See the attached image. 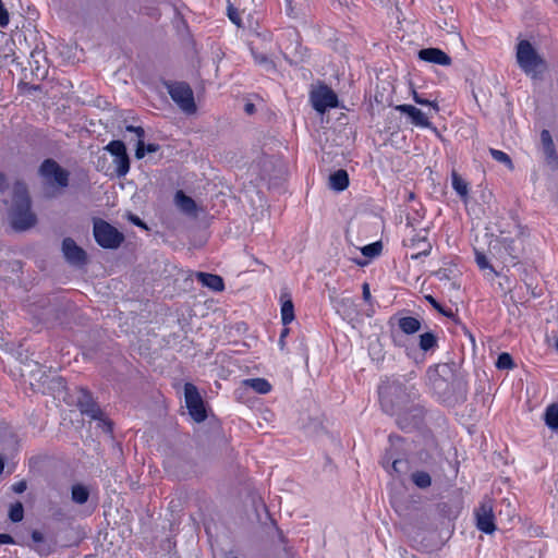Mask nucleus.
I'll use <instances>...</instances> for the list:
<instances>
[{"label": "nucleus", "instance_id": "f257e3e1", "mask_svg": "<svg viewBox=\"0 0 558 558\" xmlns=\"http://www.w3.org/2000/svg\"><path fill=\"white\" fill-rule=\"evenodd\" d=\"M498 231L499 234L489 242V253L505 266H514L523 251L526 228L511 219L499 222Z\"/></svg>", "mask_w": 558, "mask_h": 558}, {"label": "nucleus", "instance_id": "f03ea898", "mask_svg": "<svg viewBox=\"0 0 558 558\" xmlns=\"http://www.w3.org/2000/svg\"><path fill=\"white\" fill-rule=\"evenodd\" d=\"M427 378L432 389L442 401L453 403L464 399L465 383L452 365L444 363L429 367Z\"/></svg>", "mask_w": 558, "mask_h": 558}, {"label": "nucleus", "instance_id": "7ed1b4c3", "mask_svg": "<svg viewBox=\"0 0 558 558\" xmlns=\"http://www.w3.org/2000/svg\"><path fill=\"white\" fill-rule=\"evenodd\" d=\"M9 218L15 231H25L36 225V215L31 209V198L27 186L23 182H15L13 186V201L9 210Z\"/></svg>", "mask_w": 558, "mask_h": 558}, {"label": "nucleus", "instance_id": "20e7f679", "mask_svg": "<svg viewBox=\"0 0 558 558\" xmlns=\"http://www.w3.org/2000/svg\"><path fill=\"white\" fill-rule=\"evenodd\" d=\"M515 59L520 69L533 80L542 78L548 69L546 60L526 39L518 43Z\"/></svg>", "mask_w": 558, "mask_h": 558}, {"label": "nucleus", "instance_id": "39448f33", "mask_svg": "<svg viewBox=\"0 0 558 558\" xmlns=\"http://www.w3.org/2000/svg\"><path fill=\"white\" fill-rule=\"evenodd\" d=\"M378 393L386 412H393L396 407L405 404L410 399L408 388L398 381L383 384Z\"/></svg>", "mask_w": 558, "mask_h": 558}, {"label": "nucleus", "instance_id": "423d86ee", "mask_svg": "<svg viewBox=\"0 0 558 558\" xmlns=\"http://www.w3.org/2000/svg\"><path fill=\"white\" fill-rule=\"evenodd\" d=\"M93 233L97 244L108 250L118 248L125 239L122 232L102 219L94 220Z\"/></svg>", "mask_w": 558, "mask_h": 558}, {"label": "nucleus", "instance_id": "0eeeda50", "mask_svg": "<svg viewBox=\"0 0 558 558\" xmlns=\"http://www.w3.org/2000/svg\"><path fill=\"white\" fill-rule=\"evenodd\" d=\"M39 174L49 186L63 190L69 185L70 172L53 159L44 160L39 167Z\"/></svg>", "mask_w": 558, "mask_h": 558}, {"label": "nucleus", "instance_id": "6e6552de", "mask_svg": "<svg viewBox=\"0 0 558 558\" xmlns=\"http://www.w3.org/2000/svg\"><path fill=\"white\" fill-rule=\"evenodd\" d=\"M168 93L171 99L179 106V108L186 114L196 112V105L194 101V94L187 83L175 82L167 84Z\"/></svg>", "mask_w": 558, "mask_h": 558}, {"label": "nucleus", "instance_id": "1a4fd4ad", "mask_svg": "<svg viewBox=\"0 0 558 558\" xmlns=\"http://www.w3.org/2000/svg\"><path fill=\"white\" fill-rule=\"evenodd\" d=\"M184 400L189 414L196 423H202L207 418L203 398L195 385L191 383L184 385Z\"/></svg>", "mask_w": 558, "mask_h": 558}, {"label": "nucleus", "instance_id": "9d476101", "mask_svg": "<svg viewBox=\"0 0 558 558\" xmlns=\"http://www.w3.org/2000/svg\"><path fill=\"white\" fill-rule=\"evenodd\" d=\"M77 405L82 412L93 420H98L105 432L111 433L112 423L104 417V412L99 405L93 400L92 396L86 391H82V396L78 398Z\"/></svg>", "mask_w": 558, "mask_h": 558}, {"label": "nucleus", "instance_id": "9b49d317", "mask_svg": "<svg viewBox=\"0 0 558 558\" xmlns=\"http://www.w3.org/2000/svg\"><path fill=\"white\" fill-rule=\"evenodd\" d=\"M476 526L480 531L490 534L496 530L492 500H484L475 511Z\"/></svg>", "mask_w": 558, "mask_h": 558}, {"label": "nucleus", "instance_id": "f8f14e48", "mask_svg": "<svg viewBox=\"0 0 558 558\" xmlns=\"http://www.w3.org/2000/svg\"><path fill=\"white\" fill-rule=\"evenodd\" d=\"M62 253L65 260L73 266H83L86 264V252L80 247L72 238L63 239Z\"/></svg>", "mask_w": 558, "mask_h": 558}, {"label": "nucleus", "instance_id": "ddd939ff", "mask_svg": "<svg viewBox=\"0 0 558 558\" xmlns=\"http://www.w3.org/2000/svg\"><path fill=\"white\" fill-rule=\"evenodd\" d=\"M314 109L324 113L328 108H335L338 105L337 95L329 88H323L314 92L311 96Z\"/></svg>", "mask_w": 558, "mask_h": 558}, {"label": "nucleus", "instance_id": "4468645a", "mask_svg": "<svg viewBox=\"0 0 558 558\" xmlns=\"http://www.w3.org/2000/svg\"><path fill=\"white\" fill-rule=\"evenodd\" d=\"M403 244L405 247L412 251L410 255L411 259H417L421 256H427L432 251V244L425 234H415L409 239H405Z\"/></svg>", "mask_w": 558, "mask_h": 558}, {"label": "nucleus", "instance_id": "2eb2a0df", "mask_svg": "<svg viewBox=\"0 0 558 558\" xmlns=\"http://www.w3.org/2000/svg\"><path fill=\"white\" fill-rule=\"evenodd\" d=\"M440 9L442 10L445 17L439 19L437 21L438 27L440 29L447 32L448 34L456 35L459 39H461V36L458 32V29H459L458 20H457V16L454 14L452 7H450V5H447L445 8L440 7Z\"/></svg>", "mask_w": 558, "mask_h": 558}, {"label": "nucleus", "instance_id": "dca6fc26", "mask_svg": "<svg viewBox=\"0 0 558 558\" xmlns=\"http://www.w3.org/2000/svg\"><path fill=\"white\" fill-rule=\"evenodd\" d=\"M396 110L407 114L411 119V123L416 126H430L427 114L412 105H398Z\"/></svg>", "mask_w": 558, "mask_h": 558}, {"label": "nucleus", "instance_id": "f3484780", "mask_svg": "<svg viewBox=\"0 0 558 558\" xmlns=\"http://www.w3.org/2000/svg\"><path fill=\"white\" fill-rule=\"evenodd\" d=\"M418 58L423 61L440 64V65H450L451 58L438 48H425L418 51Z\"/></svg>", "mask_w": 558, "mask_h": 558}, {"label": "nucleus", "instance_id": "a211bd4d", "mask_svg": "<svg viewBox=\"0 0 558 558\" xmlns=\"http://www.w3.org/2000/svg\"><path fill=\"white\" fill-rule=\"evenodd\" d=\"M174 203L182 213L190 216L197 215V205L195 201L192 197L184 194L183 191H178L175 193Z\"/></svg>", "mask_w": 558, "mask_h": 558}, {"label": "nucleus", "instance_id": "6ab92c4d", "mask_svg": "<svg viewBox=\"0 0 558 558\" xmlns=\"http://www.w3.org/2000/svg\"><path fill=\"white\" fill-rule=\"evenodd\" d=\"M195 276L203 286L213 291L220 292L225 289L223 279L218 275L198 271Z\"/></svg>", "mask_w": 558, "mask_h": 558}, {"label": "nucleus", "instance_id": "aec40b11", "mask_svg": "<svg viewBox=\"0 0 558 558\" xmlns=\"http://www.w3.org/2000/svg\"><path fill=\"white\" fill-rule=\"evenodd\" d=\"M349 185L348 172L343 169L337 170L329 175V186L335 191H343Z\"/></svg>", "mask_w": 558, "mask_h": 558}, {"label": "nucleus", "instance_id": "412c9836", "mask_svg": "<svg viewBox=\"0 0 558 558\" xmlns=\"http://www.w3.org/2000/svg\"><path fill=\"white\" fill-rule=\"evenodd\" d=\"M281 299V320L283 325H288L294 319V305L289 294H283Z\"/></svg>", "mask_w": 558, "mask_h": 558}, {"label": "nucleus", "instance_id": "4be33fe9", "mask_svg": "<svg viewBox=\"0 0 558 558\" xmlns=\"http://www.w3.org/2000/svg\"><path fill=\"white\" fill-rule=\"evenodd\" d=\"M398 325L401 331L407 335H413L421 329V322L412 316L401 317Z\"/></svg>", "mask_w": 558, "mask_h": 558}, {"label": "nucleus", "instance_id": "5701e85b", "mask_svg": "<svg viewBox=\"0 0 558 558\" xmlns=\"http://www.w3.org/2000/svg\"><path fill=\"white\" fill-rule=\"evenodd\" d=\"M243 385L252 388L260 395H266L271 390V385L265 378H250L243 380Z\"/></svg>", "mask_w": 558, "mask_h": 558}, {"label": "nucleus", "instance_id": "b1692460", "mask_svg": "<svg viewBox=\"0 0 558 558\" xmlns=\"http://www.w3.org/2000/svg\"><path fill=\"white\" fill-rule=\"evenodd\" d=\"M89 498V489L82 484H75L71 488V499L77 505H84Z\"/></svg>", "mask_w": 558, "mask_h": 558}, {"label": "nucleus", "instance_id": "393cba45", "mask_svg": "<svg viewBox=\"0 0 558 558\" xmlns=\"http://www.w3.org/2000/svg\"><path fill=\"white\" fill-rule=\"evenodd\" d=\"M544 420L550 429L558 430V403H551L546 408Z\"/></svg>", "mask_w": 558, "mask_h": 558}, {"label": "nucleus", "instance_id": "a878e982", "mask_svg": "<svg viewBox=\"0 0 558 558\" xmlns=\"http://www.w3.org/2000/svg\"><path fill=\"white\" fill-rule=\"evenodd\" d=\"M116 165V172L118 177H124L129 170H130V158L128 156L126 150L119 155L118 157H114L113 160Z\"/></svg>", "mask_w": 558, "mask_h": 558}, {"label": "nucleus", "instance_id": "bb28decb", "mask_svg": "<svg viewBox=\"0 0 558 558\" xmlns=\"http://www.w3.org/2000/svg\"><path fill=\"white\" fill-rule=\"evenodd\" d=\"M452 187L454 191L461 196L466 197L468 196V183L456 172L453 171L452 174Z\"/></svg>", "mask_w": 558, "mask_h": 558}, {"label": "nucleus", "instance_id": "cd10ccee", "mask_svg": "<svg viewBox=\"0 0 558 558\" xmlns=\"http://www.w3.org/2000/svg\"><path fill=\"white\" fill-rule=\"evenodd\" d=\"M421 350L427 352L430 349H434L437 345V338L433 332H425L420 336Z\"/></svg>", "mask_w": 558, "mask_h": 558}, {"label": "nucleus", "instance_id": "c85d7f7f", "mask_svg": "<svg viewBox=\"0 0 558 558\" xmlns=\"http://www.w3.org/2000/svg\"><path fill=\"white\" fill-rule=\"evenodd\" d=\"M413 483L420 488H427L432 484V477L427 472L416 471L412 474Z\"/></svg>", "mask_w": 558, "mask_h": 558}, {"label": "nucleus", "instance_id": "c756f323", "mask_svg": "<svg viewBox=\"0 0 558 558\" xmlns=\"http://www.w3.org/2000/svg\"><path fill=\"white\" fill-rule=\"evenodd\" d=\"M489 153L496 161L504 163L508 169L513 170L514 166L508 154L495 148H490Z\"/></svg>", "mask_w": 558, "mask_h": 558}, {"label": "nucleus", "instance_id": "7c9ffc66", "mask_svg": "<svg viewBox=\"0 0 558 558\" xmlns=\"http://www.w3.org/2000/svg\"><path fill=\"white\" fill-rule=\"evenodd\" d=\"M24 517V508L22 502L17 501L11 505L9 510V518L12 522H20Z\"/></svg>", "mask_w": 558, "mask_h": 558}, {"label": "nucleus", "instance_id": "2f4dec72", "mask_svg": "<svg viewBox=\"0 0 558 558\" xmlns=\"http://www.w3.org/2000/svg\"><path fill=\"white\" fill-rule=\"evenodd\" d=\"M408 471V461L396 458L392 460V465L388 470L390 474L401 475Z\"/></svg>", "mask_w": 558, "mask_h": 558}, {"label": "nucleus", "instance_id": "473e14b6", "mask_svg": "<svg viewBox=\"0 0 558 558\" xmlns=\"http://www.w3.org/2000/svg\"><path fill=\"white\" fill-rule=\"evenodd\" d=\"M513 366H514V363L509 353L504 352L498 356L497 362H496L497 368L511 369V368H513Z\"/></svg>", "mask_w": 558, "mask_h": 558}, {"label": "nucleus", "instance_id": "72a5a7b5", "mask_svg": "<svg viewBox=\"0 0 558 558\" xmlns=\"http://www.w3.org/2000/svg\"><path fill=\"white\" fill-rule=\"evenodd\" d=\"M106 150H108L112 156L118 157L119 155L123 154L126 148L122 141H111L106 147Z\"/></svg>", "mask_w": 558, "mask_h": 558}, {"label": "nucleus", "instance_id": "f704fd0d", "mask_svg": "<svg viewBox=\"0 0 558 558\" xmlns=\"http://www.w3.org/2000/svg\"><path fill=\"white\" fill-rule=\"evenodd\" d=\"M380 251H381L380 242H375V243L368 244L362 248L363 255L367 256V257H375V256L379 255Z\"/></svg>", "mask_w": 558, "mask_h": 558}, {"label": "nucleus", "instance_id": "c9c22d12", "mask_svg": "<svg viewBox=\"0 0 558 558\" xmlns=\"http://www.w3.org/2000/svg\"><path fill=\"white\" fill-rule=\"evenodd\" d=\"M475 260H476V264L477 266L481 268V269H486V268H489L490 270H493L495 274H497L493 266L488 263V259L486 257V255L480 251H475Z\"/></svg>", "mask_w": 558, "mask_h": 558}, {"label": "nucleus", "instance_id": "e433bc0d", "mask_svg": "<svg viewBox=\"0 0 558 558\" xmlns=\"http://www.w3.org/2000/svg\"><path fill=\"white\" fill-rule=\"evenodd\" d=\"M254 59L258 64L264 65L267 71L275 69V63L265 54L254 53Z\"/></svg>", "mask_w": 558, "mask_h": 558}, {"label": "nucleus", "instance_id": "4c0bfd02", "mask_svg": "<svg viewBox=\"0 0 558 558\" xmlns=\"http://www.w3.org/2000/svg\"><path fill=\"white\" fill-rule=\"evenodd\" d=\"M228 16L234 23L236 26H241L242 20L240 16V13L238 9H235L233 5L228 7Z\"/></svg>", "mask_w": 558, "mask_h": 558}, {"label": "nucleus", "instance_id": "58836bf2", "mask_svg": "<svg viewBox=\"0 0 558 558\" xmlns=\"http://www.w3.org/2000/svg\"><path fill=\"white\" fill-rule=\"evenodd\" d=\"M541 142L543 145V148H550V146H554V141L551 138V135L548 130H543L541 133Z\"/></svg>", "mask_w": 558, "mask_h": 558}, {"label": "nucleus", "instance_id": "ea45409f", "mask_svg": "<svg viewBox=\"0 0 558 558\" xmlns=\"http://www.w3.org/2000/svg\"><path fill=\"white\" fill-rule=\"evenodd\" d=\"M34 549L40 555V556H48L52 553V548L49 544H47L45 541L44 543L37 544L34 546Z\"/></svg>", "mask_w": 558, "mask_h": 558}, {"label": "nucleus", "instance_id": "a19ab883", "mask_svg": "<svg viewBox=\"0 0 558 558\" xmlns=\"http://www.w3.org/2000/svg\"><path fill=\"white\" fill-rule=\"evenodd\" d=\"M9 22H10L9 12L4 8V4L2 3V1L0 0V27L8 26Z\"/></svg>", "mask_w": 558, "mask_h": 558}, {"label": "nucleus", "instance_id": "79ce46f5", "mask_svg": "<svg viewBox=\"0 0 558 558\" xmlns=\"http://www.w3.org/2000/svg\"><path fill=\"white\" fill-rule=\"evenodd\" d=\"M413 98L414 101L418 105H428L430 106L435 111H438V106L436 102L428 101L424 98H422L416 92H413Z\"/></svg>", "mask_w": 558, "mask_h": 558}, {"label": "nucleus", "instance_id": "37998d69", "mask_svg": "<svg viewBox=\"0 0 558 558\" xmlns=\"http://www.w3.org/2000/svg\"><path fill=\"white\" fill-rule=\"evenodd\" d=\"M396 459L395 454L390 451H387L385 453V456L383 457L381 459V465L384 469H386L387 471L389 470V468H391L392 465V460Z\"/></svg>", "mask_w": 558, "mask_h": 558}, {"label": "nucleus", "instance_id": "c03bdc74", "mask_svg": "<svg viewBox=\"0 0 558 558\" xmlns=\"http://www.w3.org/2000/svg\"><path fill=\"white\" fill-rule=\"evenodd\" d=\"M544 153H545L546 159L548 161H553V162L558 161V155L556 153L555 145L550 146V148L544 149Z\"/></svg>", "mask_w": 558, "mask_h": 558}, {"label": "nucleus", "instance_id": "a18cd8bd", "mask_svg": "<svg viewBox=\"0 0 558 558\" xmlns=\"http://www.w3.org/2000/svg\"><path fill=\"white\" fill-rule=\"evenodd\" d=\"M425 299L429 302V304L435 308L437 310L439 313L446 315V316H449L450 314L445 312V310L442 308V306L432 296V295H426Z\"/></svg>", "mask_w": 558, "mask_h": 558}, {"label": "nucleus", "instance_id": "49530a36", "mask_svg": "<svg viewBox=\"0 0 558 558\" xmlns=\"http://www.w3.org/2000/svg\"><path fill=\"white\" fill-rule=\"evenodd\" d=\"M146 154V150H145V143L143 140H137V144H136V150H135V157L137 159H142Z\"/></svg>", "mask_w": 558, "mask_h": 558}, {"label": "nucleus", "instance_id": "de8ad7c7", "mask_svg": "<svg viewBox=\"0 0 558 558\" xmlns=\"http://www.w3.org/2000/svg\"><path fill=\"white\" fill-rule=\"evenodd\" d=\"M126 131L135 133L138 140H143L145 136V131L142 126L128 125Z\"/></svg>", "mask_w": 558, "mask_h": 558}, {"label": "nucleus", "instance_id": "09e8293b", "mask_svg": "<svg viewBox=\"0 0 558 558\" xmlns=\"http://www.w3.org/2000/svg\"><path fill=\"white\" fill-rule=\"evenodd\" d=\"M27 485L25 481L17 482L13 485L12 489L16 494H22L26 490Z\"/></svg>", "mask_w": 558, "mask_h": 558}, {"label": "nucleus", "instance_id": "8fccbe9b", "mask_svg": "<svg viewBox=\"0 0 558 558\" xmlns=\"http://www.w3.org/2000/svg\"><path fill=\"white\" fill-rule=\"evenodd\" d=\"M32 539L37 545V544L44 543L45 537L41 532L35 530L32 532Z\"/></svg>", "mask_w": 558, "mask_h": 558}, {"label": "nucleus", "instance_id": "3c124183", "mask_svg": "<svg viewBox=\"0 0 558 558\" xmlns=\"http://www.w3.org/2000/svg\"><path fill=\"white\" fill-rule=\"evenodd\" d=\"M363 299L366 301V302H369L371 300V290H369V284L368 283H364L363 287Z\"/></svg>", "mask_w": 558, "mask_h": 558}, {"label": "nucleus", "instance_id": "603ef678", "mask_svg": "<svg viewBox=\"0 0 558 558\" xmlns=\"http://www.w3.org/2000/svg\"><path fill=\"white\" fill-rule=\"evenodd\" d=\"M14 541L9 534H0V544H13Z\"/></svg>", "mask_w": 558, "mask_h": 558}, {"label": "nucleus", "instance_id": "864d4df0", "mask_svg": "<svg viewBox=\"0 0 558 558\" xmlns=\"http://www.w3.org/2000/svg\"><path fill=\"white\" fill-rule=\"evenodd\" d=\"M145 150H146V153H156L157 150H159V145L149 143V144L145 145Z\"/></svg>", "mask_w": 558, "mask_h": 558}, {"label": "nucleus", "instance_id": "5fc2aeb1", "mask_svg": "<svg viewBox=\"0 0 558 558\" xmlns=\"http://www.w3.org/2000/svg\"><path fill=\"white\" fill-rule=\"evenodd\" d=\"M244 110L247 114H253L255 112V106L254 104L252 102H247L245 106H244Z\"/></svg>", "mask_w": 558, "mask_h": 558}, {"label": "nucleus", "instance_id": "6e6d98bb", "mask_svg": "<svg viewBox=\"0 0 558 558\" xmlns=\"http://www.w3.org/2000/svg\"><path fill=\"white\" fill-rule=\"evenodd\" d=\"M131 221L136 225V226H140V227H143V228H146V226L144 225V222L137 217V216H131Z\"/></svg>", "mask_w": 558, "mask_h": 558}, {"label": "nucleus", "instance_id": "4d7b16f0", "mask_svg": "<svg viewBox=\"0 0 558 558\" xmlns=\"http://www.w3.org/2000/svg\"><path fill=\"white\" fill-rule=\"evenodd\" d=\"M7 180L3 173L0 172V191H3L7 189Z\"/></svg>", "mask_w": 558, "mask_h": 558}, {"label": "nucleus", "instance_id": "13d9d810", "mask_svg": "<svg viewBox=\"0 0 558 558\" xmlns=\"http://www.w3.org/2000/svg\"><path fill=\"white\" fill-rule=\"evenodd\" d=\"M436 275L441 279L442 277H446V271L445 270H438L436 272Z\"/></svg>", "mask_w": 558, "mask_h": 558}, {"label": "nucleus", "instance_id": "bf43d9fd", "mask_svg": "<svg viewBox=\"0 0 558 558\" xmlns=\"http://www.w3.org/2000/svg\"><path fill=\"white\" fill-rule=\"evenodd\" d=\"M288 332H289V329H288V328H284V329L281 331L280 337H281V338H284V337L288 335Z\"/></svg>", "mask_w": 558, "mask_h": 558}, {"label": "nucleus", "instance_id": "052dcab7", "mask_svg": "<svg viewBox=\"0 0 558 558\" xmlns=\"http://www.w3.org/2000/svg\"><path fill=\"white\" fill-rule=\"evenodd\" d=\"M3 468H4V462L3 460L0 458V474L2 473L3 471Z\"/></svg>", "mask_w": 558, "mask_h": 558}, {"label": "nucleus", "instance_id": "680f3d73", "mask_svg": "<svg viewBox=\"0 0 558 558\" xmlns=\"http://www.w3.org/2000/svg\"><path fill=\"white\" fill-rule=\"evenodd\" d=\"M279 343L281 345V348L283 347L284 342H283V338L280 337V340H279Z\"/></svg>", "mask_w": 558, "mask_h": 558}, {"label": "nucleus", "instance_id": "e2e57ef3", "mask_svg": "<svg viewBox=\"0 0 558 558\" xmlns=\"http://www.w3.org/2000/svg\"><path fill=\"white\" fill-rule=\"evenodd\" d=\"M556 348L558 350V338L556 339Z\"/></svg>", "mask_w": 558, "mask_h": 558}, {"label": "nucleus", "instance_id": "0e129e2a", "mask_svg": "<svg viewBox=\"0 0 558 558\" xmlns=\"http://www.w3.org/2000/svg\"><path fill=\"white\" fill-rule=\"evenodd\" d=\"M287 1L289 2L290 0H287Z\"/></svg>", "mask_w": 558, "mask_h": 558}]
</instances>
